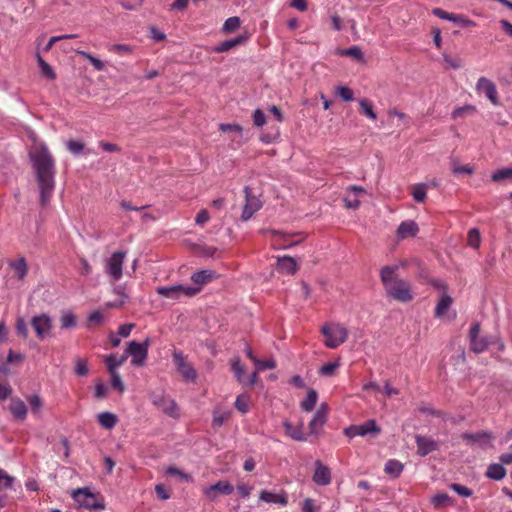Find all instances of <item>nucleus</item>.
I'll use <instances>...</instances> for the list:
<instances>
[{
  "mask_svg": "<svg viewBox=\"0 0 512 512\" xmlns=\"http://www.w3.org/2000/svg\"><path fill=\"white\" fill-rule=\"evenodd\" d=\"M247 39H248L247 35H240L236 38L225 40V41L219 43L218 45H216L215 47H213L212 51L216 52V53L227 52L237 46L244 44L247 41Z\"/></svg>",
  "mask_w": 512,
  "mask_h": 512,
  "instance_id": "obj_21",
  "label": "nucleus"
},
{
  "mask_svg": "<svg viewBox=\"0 0 512 512\" xmlns=\"http://www.w3.org/2000/svg\"><path fill=\"white\" fill-rule=\"evenodd\" d=\"M40 193V203L46 206L55 188V161L44 144L36 145L30 151Z\"/></svg>",
  "mask_w": 512,
  "mask_h": 512,
  "instance_id": "obj_1",
  "label": "nucleus"
},
{
  "mask_svg": "<svg viewBox=\"0 0 512 512\" xmlns=\"http://www.w3.org/2000/svg\"><path fill=\"white\" fill-rule=\"evenodd\" d=\"M444 62L453 69H459L462 67V63L460 59L452 58L447 54L443 55Z\"/></svg>",
  "mask_w": 512,
  "mask_h": 512,
  "instance_id": "obj_63",
  "label": "nucleus"
},
{
  "mask_svg": "<svg viewBox=\"0 0 512 512\" xmlns=\"http://www.w3.org/2000/svg\"><path fill=\"white\" fill-rule=\"evenodd\" d=\"M283 427L285 429L286 435L291 439L299 442H304L307 440V436L303 431V424L293 426L291 422L285 420L283 422Z\"/></svg>",
  "mask_w": 512,
  "mask_h": 512,
  "instance_id": "obj_22",
  "label": "nucleus"
},
{
  "mask_svg": "<svg viewBox=\"0 0 512 512\" xmlns=\"http://www.w3.org/2000/svg\"><path fill=\"white\" fill-rule=\"evenodd\" d=\"M72 498L83 508L89 510H104V500L92 493L88 488H79L72 492Z\"/></svg>",
  "mask_w": 512,
  "mask_h": 512,
  "instance_id": "obj_4",
  "label": "nucleus"
},
{
  "mask_svg": "<svg viewBox=\"0 0 512 512\" xmlns=\"http://www.w3.org/2000/svg\"><path fill=\"white\" fill-rule=\"evenodd\" d=\"M173 362L177 372L186 382H195L197 379V371L194 366L187 360V357L178 350L172 354Z\"/></svg>",
  "mask_w": 512,
  "mask_h": 512,
  "instance_id": "obj_6",
  "label": "nucleus"
},
{
  "mask_svg": "<svg viewBox=\"0 0 512 512\" xmlns=\"http://www.w3.org/2000/svg\"><path fill=\"white\" fill-rule=\"evenodd\" d=\"M451 170L454 174H472L474 172L473 167L471 166H462L457 159L451 160Z\"/></svg>",
  "mask_w": 512,
  "mask_h": 512,
  "instance_id": "obj_44",
  "label": "nucleus"
},
{
  "mask_svg": "<svg viewBox=\"0 0 512 512\" xmlns=\"http://www.w3.org/2000/svg\"><path fill=\"white\" fill-rule=\"evenodd\" d=\"M253 122L257 127H262L266 124V117L261 109H255L253 112Z\"/></svg>",
  "mask_w": 512,
  "mask_h": 512,
  "instance_id": "obj_59",
  "label": "nucleus"
},
{
  "mask_svg": "<svg viewBox=\"0 0 512 512\" xmlns=\"http://www.w3.org/2000/svg\"><path fill=\"white\" fill-rule=\"evenodd\" d=\"M166 474L171 476H178L182 481L189 482L191 481V476L177 467L170 466L166 469Z\"/></svg>",
  "mask_w": 512,
  "mask_h": 512,
  "instance_id": "obj_56",
  "label": "nucleus"
},
{
  "mask_svg": "<svg viewBox=\"0 0 512 512\" xmlns=\"http://www.w3.org/2000/svg\"><path fill=\"white\" fill-rule=\"evenodd\" d=\"M37 59H38V64L41 68L42 74L51 80L55 79L56 75H55V72L53 71L52 67L47 62H45L39 55H38Z\"/></svg>",
  "mask_w": 512,
  "mask_h": 512,
  "instance_id": "obj_50",
  "label": "nucleus"
},
{
  "mask_svg": "<svg viewBox=\"0 0 512 512\" xmlns=\"http://www.w3.org/2000/svg\"><path fill=\"white\" fill-rule=\"evenodd\" d=\"M436 287L446 290V285L444 283H437ZM452 304L453 298L444 291L436 304L434 316L436 318H443Z\"/></svg>",
  "mask_w": 512,
  "mask_h": 512,
  "instance_id": "obj_18",
  "label": "nucleus"
},
{
  "mask_svg": "<svg viewBox=\"0 0 512 512\" xmlns=\"http://www.w3.org/2000/svg\"><path fill=\"white\" fill-rule=\"evenodd\" d=\"M475 110H476L475 106L468 104V105H464V106L455 108L452 111L451 116L453 119L464 118L468 114H472Z\"/></svg>",
  "mask_w": 512,
  "mask_h": 512,
  "instance_id": "obj_41",
  "label": "nucleus"
},
{
  "mask_svg": "<svg viewBox=\"0 0 512 512\" xmlns=\"http://www.w3.org/2000/svg\"><path fill=\"white\" fill-rule=\"evenodd\" d=\"M341 55L350 56L356 60H363V52L358 46H352L350 48L344 49L341 51Z\"/></svg>",
  "mask_w": 512,
  "mask_h": 512,
  "instance_id": "obj_53",
  "label": "nucleus"
},
{
  "mask_svg": "<svg viewBox=\"0 0 512 512\" xmlns=\"http://www.w3.org/2000/svg\"><path fill=\"white\" fill-rule=\"evenodd\" d=\"M99 424L105 429H112L117 423V417L110 412H101L97 415Z\"/></svg>",
  "mask_w": 512,
  "mask_h": 512,
  "instance_id": "obj_31",
  "label": "nucleus"
},
{
  "mask_svg": "<svg viewBox=\"0 0 512 512\" xmlns=\"http://www.w3.org/2000/svg\"><path fill=\"white\" fill-rule=\"evenodd\" d=\"M250 407V400L249 397L245 394L239 395L235 400V408L241 412L242 414H245L249 411Z\"/></svg>",
  "mask_w": 512,
  "mask_h": 512,
  "instance_id": "obj_43",
  "label": "nucleus"
},
{
  "mask_svg": "<svg viewBox=\"0 0 512 512\" xmlns=\"http://www.w3.org/2000/svg\"><path fill=\"white\" fill-rule=\"evenodd\" d=\"M219 130L222 132H234L239 137H242L243 128L239 124L235 123H221L219 124Z\"/></svg>",
  "mask_w": 512,
  "mask_h": 512,
  "instance_id": "obj_49",
  "label": "nucleus"
},
{
  "mask_svg": "<svg viewBox=\"0 0 512 512\" xmlns=\"http://www.w3.org/2000/svg\"><path fill=\"white\" fill-rule=\"evenodd\" d=\"M339 366H340L339 360L326 363L320 367L319 374L322 376H325V377L333 376L335 374V372L337 371V369L339 368Z\"/></svg>",
  "mask_w": 512,
  "mask_h": 512,
  "instance_id": "obj_40",
  "label": "nucleus"
},
{
  "mask_svg": "<svg viewBox=\"0 0 512 512\" xmlns=\"http://www.w3.org/2000/svg\"><path fill=\"white\" fill-rule=\"evenodd\" d=\"M470 342L472 350L476 353L483 352L488 346V341L483 337L472 338L470 339Z\"/></svg>",
  "mask_w": 512,
  "mask_h": 512,
  "instance_id": "obj_47",
  "label": "nucleus"
},
{
  "mask_svg": "<svg viewBox=\"0 0 512 512\" xmlns=\"http://www.w3.org/2000/svg\"><path fill=\"white\" fill-rule=\"evenodd\" d=\"M14 482V477L7 474L3 469H0V491L3 489L11 488Z\"/></svg>",
  "mask_w": 512,
  "mask_h": 512,
  "instance_id": "obj_54",
  "label": "nucleus"
},
{
  "mask_svg": "<svg viewBox=\"0 0 512 512\" xmlns=\"http://www.w3.org/2000/svg\"><path fill=\"white\" fill-rule=\"evenodd\" d=\"M60 324L62 329H72L77 325V319L71 311L64 312L60 317Z\"/></svg>",
  "mask_w": 512,
  "mask_h": 512,
  "instance_id": "obj_35",
  "label": "nucleus"
},
{
  "mask_svg": "<svg viewBox=\"0 0 512 512\" xmlns=\"http://www.w3.org/2000/svg\"><path fill=\"white\" fill-rule=\"evenodd\" d=\"M127 360V355H122L121 357H117L116 355H109L106 357V364L109 370V373L117 372V368L121 366Z\"/></svg>",
  "mask_w": 512,
  "mask_h": 512,
  "instance_id": "obj_32",
  "label": "nucleus"
},
{
  "mask_svg": "<svg viewBox=\"0 0 512 512\" xmlns=\"http://www.w3.org/2000/svg\"><path fill=\"white\" fill-rule=\"evenodd\" d=\"M245 204L241 213V219L243 221L250 220L253 215L262 208V201L255 195L252 194L250 187L244 188Z\"/></svg>",
  "mask_w": 512,
  "mask_h": 512,
  "instance_id": "obj_11",
  "label": "nucleus"
},
{
  "mask_svg": "<svg viewBox=\"0 0 512 512\" xmlns=\"http://www.w3.org/2000/svg\"><path fill=\"white\" fill-rule=\"evenodd\" d=\"M152 403L160 408L166 415L172 418L180 417V410L177 403L169 397L164 395H154L152 397Z\"/></svg>",
  "mask_w": 512,
  "mask_h": 512,
  "instance_id": "obj_14",
  "label": "nucleus"
},
{
  "mask_svg": "<svg viewBox=\"0 0 512 512\" xmlns=\"http://www.w3.org/2000/svg\"><path fill=\"white\" fill-rule=\"evenodd\" d=\"M31 325L35 330L37 337L39 339H44L50 335L53 328V321L48 314L41 313L32 317Z\"/></svg>",
  "mask_w": 512,
  "mask_h": 512,
  "instance_id": "obj_12",
  "label": "nucleus"
},
{
  "mask_svg": "<svg viewBox=\"0 0 512 512\" xmlns=\"http://www.w3.org/2000/svg\"><path fill=\"white\" fill-rule=\"evenodd\" d=\"M475 91L478 95H484L493 106L501 105L496 84L488 77L481 76L477 79Z\"/></svg>",
  "mask_w": 512,
  "mask_h": 512,
  "instance_id": "obj_8",
  "label": "nucleus"
},
{
  "mask_svg": "<svg viewBox=\"0 0 512 512\" xmlns=\"http://www.w3.org/2000/svg\"><path fill=\"white\" fill-rule=\"evenodd\" d=\"M328 411L329 407L328 404L323 402L319 405L317 410L315 411L312 419L310 420L308 427H309V434L311 435H319L321 429L327 422L328 417Z\"/></svg>",
  "mask_w": 512,
  "mask_h": 512,
  "instance_id": "obj_13",
  "label": "nucleus"
},
{
  "mask_svg": "<svg viewBox=\"0 0 512 512\" xmlns=\"http://www.w3.org/2000/svg\"><path fill=\"white\" fill-rule=\"evenodd\" d=\"M462 438L467 441L469 445L478 446L482 449H486L492 446L493 436L491 433L481 431L477 433H464Z\"/></svg>",
  "mask_w": 512,
  "mask_h": 512,
  "instance_id": "obj_15",
  "label": "nucleus"
},
{
  "mask_svg": "<svg viewBox=\"0 0 512 512\" xmlns=\"http://www.w3.org/2000/svg\"><path fill=\"white\" fill-rule=\"evenodd\" d=\"M231 416V412L228 410L221 411L220 409H215L213 411L212 425L213 427H221L226 420H228Z\"/></svg>",
  "mask_w": 512,
  "mask_h": 512,
  "instance_id": "obj_36",
  "label": "nucleus"
},
{
  "mask_svg": "<svg viewBox=\"0 0 512 512\" xmlns=\"http://www.w3.org/2000/svg\"><path fill=\"white\" fill-rule=\"evenodd\" d=\"M10 411L18 420H24L26 418L27 407L21 399H12L10 404Z\"/></svg>",
  "mask_w": 512,
  "mask_h": 512,
  "instance_id": "obj_27",
  "label": "nucleus"
},
{
  "mask_svg": "<svg viewBox=\"0 0 512 512\" xmlns=\"http://www.w3.org/2000/svg\"><path fill=\"white\" fill-rule=\"evenodd\" d=\"M486 476L493 480H502L506 476V469L502 464L492 463L488 466Z\"/></svg>",
  "mask_w": 512,
  "mask_h": 512,
  "instance_id": "obj_29",
  "label": "nucleus"
},
{
  "mask_svg": "<svg viewBox=\"0 0 512 512\" xmlns=\"http://www.w3.org/2000/svg\"><path fill=\"white\" fill-rule=\"evenodd\" d=\"M414 438L417 446V454L421 457H424L439 448V442L430 437L416 434Z\"/></svg>",
  "mask_w": 512,
  "mask_h": 512,
  "instance_id": "obj_17",
  "label": "nucleus"
},
{
  "mask_svg": "<svg viewBox=\"0 0 512 512\" xmlns=\"http://www.w3.org/2000/svg\"><path fill=\"white\" fill-rule=\"evenodd\" d=\"M16 332L22 338H27L28 336V327L23 318H18L16 321Z\"/></svg>",
  "mask_w": 512,
  "mask_h": 512,
  "instance_id": "obj_61",
  "label": "nucleus"
},
{
  "mask_svg": "<svg viewBox=\"0 0 512 512\" xmlns=\"http://www.w3.org/2000/svg\"><path fill=\"white\" fill-rule=\"evenodd\" d=\"M77 53L79 55H81L82 57H84L85 59H87L97 71H102L105 69V64L100 59L94 57L93 55H91L85 51L79 50V51H77Z\"/></svg>",
  "mask_w": 512,
  "mask_h": 512,
  "instance_id": "obj_46",
  "label": "nucleus"
},
{
  "mask_svg": "<svg viewBox=\"0 0 512 512\" xmlns=\"http://www.w3.org/2000/svg\"><path fill=\"white\" fill-rule=\"evenodd\" d=\"M9 266L13 269L15 277L18 280H24L28 274V264L24 257H19L15 261L9 262Z\"/></svg>",
  "mask_w": 512,
  "mask_h": 512,
  "instance_id": "obj_26",
  "label": "nucleus"
},
{
  "mask_svg": "<svg viewBox=\"0 0 512 512\" xmlns=\"http://www.w3.org/2000/svg\"><path fill=\"white\" fill-rule=\"evenodd\" d=\"M232 371L239 382L245 383V369L239 359H234L231 363Z\"/></svg>",
  "mask_w": 512,
  "mask_h": 512,
  "instance_id": "obj_45",
  "label": "nucleus"
},
{
  "mask_svg": "<svg viewBox=\"0 0 512 512\" xmlns=\"http://www.w3.org/2000/svg\"><path fill=\"white\" fill-rule=\"evenodd\" d=\"M66 147L73 155H79L83 152L85 145L81 141L69 140L66 142Z\"/></svg>",
  "mask_w": 512,
  "mask_h": 512,
  "instance_id": "obj_52",
  "label": "nucleus"
},
{
  "mask_svg": "<svg viewBox=\"0 0 512 512\" xmlns=\"http://www.w3.org/2000/svg\"><path fill=\"white\" fill-rule=\"evenodd\" d=\"M381 432V428L376 424V421L371 419L359 425H351L344 430V434L353 438L356 436H370L376 438Z\"/></svg>",
  "mask_w": 512,
  "mask_h": 512,
  "instance_id": "obj_9",
  "label": "nucleus"
},
{
  "mask_svg": "<svg viewBox=\"0 0 512 512\" xmlns=\"http://www.w3.org/2000/svg\"><path fill=\"white\" fill-rule=\"evenodd\" d=\"M505 179H512V166L499 169L491 175V180L494 182H500Z\"/></svg>",
  "mask_w": 512,
  "mask_h": 512,
  "instance_id": "obj_42",
  "label": "nucleus"
},
{
  "mask_svg": "<svg viewBox=\"0 0 512 512\" xmlns=\"http://www.w3.org/2000/svg\"><path fill=\"white\" fill-rule=\"evenodd\" d=\"M216 277H217V274L213 270H199V271L194 272L191 275V280L194 283L198 284L199 285L198 288L201 289V286L211 282Z\"/></svg>",
  "mask_w": 512,
  "mask_h": 512,
  "instance_id": "obj_25",
  "label": "nucleus"
},
{
  "mask_svg": "<svg viewBox=\"0 0 512 512\" xmlns=\"http://www.w3.org/2000/svg\"><path fill=\"white\" fill-rule=\"evenodd\" d=\"M318 400V393L314 389L307 392L306 397L300 402V407L305 412H311Z\"/></svg>",
  "mask_w": 512,
  "mask_h": 512,
  "instance_id": "obj_28",
  "label": "nucleus"
},
{
  "mask_svg": "<svg viewBox=\"0 0 512 512\" xmlns=\"http://www.w3.org/2000/svg\"><path fill=\"white\" fill-rule=\"evenodd\" d=\"M432 13L435 16H437L438 18L443 19V20H447V21H450V22H452V19L454 17L453 13L446 12L445 10H443L441 8H434L432 10Z\"/></svg>",
  "mask_w": 512,
  "mask_h": 512,
  "instance_id": "obj_62",
  "label": "nucleus"
},
{
  "mask_svg": "<svg viewBox=\"0 0 512 512\" xmlns=\"http://www.w3.org/2000/svg\"><path fill=\"white\" fill-rule=\"evenodd\" d=\"M452 22L459 24L463 27H475L476 26V22H474L473 20L467 18L466 16H464L462 14H454Z\"/></svg>",
  "mask_w": 512,
  "mask_h": 512,
  "instance_id": "obj_57",
  "label": "nucleus"
},
{
  "mask_svg": "<svg viewBox=\"0 0 512 512\" xmlns=\"http://www.w3.org/2000/svg\"><path fill=\"white\" fill-rule=\"evenodd\" d=\"M111 374V385L113 388L117 389L120 393H123L125 390V386L121 380L120 374L118 372L110 373Z\"/></svg>",
  "mask_w": 512,
  "mask_h": 512,
  "instance_id": "obj_58",
  "label": "nucleus"
},
{
  "mask_svg": "<svg viewBox=\"0 0 512 512\" xmlns=\"http://www.w3.org/2000/svg\"><path fill=\"white\" fill-rule=\"evenodd\" d=\"M481 242V236L478 229L473 228L468 232V244L472 248H478Z\"/></svg>",
  "mask_w": 512,
  "mask_h": 512,
  "instance_id": "obj_51",
  "label": "nucleus"
},
{
  "mask_svg": "<svg viewBox=\"0 0 512 512\" xmlns=\"http://www.w3.org/2000/svg\"><path fill=\"white\" fill-rule=\"evenodd\" d=\"M399 265H387L380 270V279L388 297L401 302L408 303L413 300L414 293L411 284L396 276Z\"/></svg>",
  "mask_w": 512,
  "mask_h": 512,
  "instance_id": "obj_2",
  "label": "nucleus"
},
{
  "mask_svg": "<svg viewBox=\"0 0 512 512\" xmlns=\"http://www.w3.org/2000/svg\"><path fill=\"white\" fill-rule=\"evenodd\" d=\"M336 94L346 102L354 100V92L347 86H338L336 88Z\"/></svg>",
  "mask_w": 512,
  "mask_h": 512,
  "instance_id": "obj_48",
  "label": "nucleus"
},
{
  "mask_svg": "<svg viewBox=\"0 0 512 512\" xmlns=\"http://www.w3.org/2000/svg\"><path fill=\"white\" fill-rule=\"evenodd\" d=\"M156 293L172 300H177L182 296H194L199 291L200 288H194L191 286L185 285H171V286H159L155 289Z\"/></svg>",
  "mask_w": 512,
  "mask_h": 512,
  "instance_id": "obj_7",
  "label": "nucleus"
},
{
  "mask_svg": "<svg viewBox=\"0 0 512 512\" xmlns=\"http://www.w3.org/2000/svg\"><path fill=\"white\" fill-rule=\"evenodd\" d=\"M150 346L149 338H146L143 343L131 341L128 344L125 355L131 356V363L135 366H142L148 355V348Z\"/></svg>",
  "mask_w": 512,
  "mask_h": 512,
  "instance_id": "obj_10",
  "label": "nucleus"
},
{
  "mask_svg": "<svg viewBox=\"0 0 512 512\" xmlns=\"http://www.w3.org/2000/svg\"><path fill=\"white\" fill-rule=\"evenodd\" d=\"M74 370L78 376H86L88 374L87 362L83 359H77Z\"/></svg>",
  "mask_w": 512,
  "mask_h": 512,
  "instance_id": "obj_60",
  "label": "nucleus"
},
{
  "mask_svg": "<svg viewBox=\"0 0 512 512\" xmlns=\"http://www.w3.org/2000/svg\"><path fill=\"white\" fill-rule=\"evenodd\" d=\"M277 269L282 273L293 275L298 270V264L293 257H290V256L278 257Z\"/></svg>",
  "mask_w": 512,
  "mask_h": 512,
  "instance_id": "obj_23",
  "label": "nucleus"
},
{
  "mask_svg": "<svg viewBox=\"0 0 512 512\" xmlns=\"http://www.w3.org/2000/svg\"><path fill=\"white\" fill-rule=\"evenodd\" d=\"M125 258L126 252L116 251L105 260L104 270L111 282H116L122 277Z\"/></svg>",
  "mask_w": 512,
  "mask_h": 512,
  "instance_id": "obj_5",
  "label": "nucleus"
},
{
  "mask_svg": "<svg viewBox=\"0 0 512 512\" xmlns=\"http://www.w3.org/2000/svg\"><path fill=\"white\" fill-rule=\"evenodd\" d=\"M419 231L418 225L413 220H406L400 223L396 230V235L399 240L412 238L417 235Z\"/></svg>",
  "mask_w": 512,
  "mask_h": 512,
  "instance_id": "obj_19",
  "label": "nucleus"
},
{
  "mask_svg": "<svg viewBox=\"0 0 512 512\" xmlns=\"http://www.w3.org/2000/svg\"><path fill=\"white\" fill-rule=\"evenodd\" d=\"M255 369L257 370V372H262L266 369H274L276 367V362L275 360L273 359H269V360H255Z\"/></svg>",
  "mask_w": 512,
  "mask_h": 512,
  "instance_id": "obj_55",
  "label": "nucleus"
},
{
  "mask_svg": "<svg viewBox=\"0 0 512 512\" xmlns=\"http://www.w3.org/2000/svg\"><path fill=\"white\" fill-rule=\"evenodd\" d=\"M321 333L325 337L324 345L330 349H336L348 339V329L341 323L330 322L321 327Z\"/></svg>",
  "mask_w": 512,
  "mask_h": 512,
  "instance_id": "obj_3",
  "label": "nucleus"
},
{
  "mask_svg": "<svg viewBox=\"0 0 512 512\" xmlns=\"http://www.w3.org/2000/svg\"><path fill=\"white\" fill-rule=\"evenodd\" d=\"M313 481L322 486H326L331 482V472L330 469L325 466L321 461L317 460L315 462V471L313 474Z\"/></svg>",
  "mask_w": 512,
  "mask_h": 512,
  "instance_id": "obj_20",
  "label": "nucleus"
},
{
  "mask_svg": "<svg viewBox=\"0 0 512 512\" xmlns=\"http://www.w3.org/2000/svg\"><path fill=\"white\" fill-rule=\"evenodd\" d=\"M359 105L362 113L369 119L375 120L377 118L376 113L373 110V103L367 99H360Z\"/></svg>",
  "mask_w": 512,
  "mask_h": 512,
  "instance_id": "obj_38",
  "label": "nucleus"
},
{
  "mask_svg": "<svg viewBox=\"0 0 512 512\" xmlns=\"http://www.w3.org/2000/svg\"><path fill=\"white\" fill-rule=\"evenodd\" d=\"M403 469L404 465L400 461L396 459H391L386 462L384 471L388 475L397 478L403 472Z\"/></svg>",
  "mask_w": 512,
  "mask_h": 512,
  "instance_id": "obj_30",
  "label": "nucleus"
},
{
  "mask_svg": "<svg viewBox=\"0 0 512 512\" xmlns=\"http://www.w3.org/2000/svg\"><path fill=\"white\" fill-rule=\"evenodd\" d=\"M31 412L35 416H40L43 408V400L37 394L30 395L27 397Z\"/></svg>",
  "mask_w": 512,
  "mask_h": 512,
  "instance_id": "obj_34",
  "label": "nucleus"
},
{
  "mask_svg": "<svg viewBox=\"0 0 512 512\" xmlns=\"http://www.w3.org/2000/svg\"><path fill=\"white\" fill-rule=\"evenodd\" d=\"M303 512H318L319 508L315 505V502L311 498H307L303 502L302 506Z\"/></svg>",
  "mask_w": 512,
  "mask_h": 512,
  "instance_id": "obj_64",
  "label": "nucleus"
},
{
  "mask_svg": "<svg viewBox=\"0 0 512 512\" xmlns=\"http://www.w3.org/2000/svg\"><path fill=\"white\" fill-rule=\"evenodd\" d=\"M259 499L266 503H276L282 506H286L288 504V498L285 492L275 494L267 490H262L260 492Z\"/></svg>",
  "mask_w": 512,
  "mask_h": 512,
  "instance_id": "obj_24",
  "label": "nucleus"
},
{
  "mask_svg": "<svg viewBox=\"0 0 512 512\" xmlns=\"http://www.w3.org/2000/svg\"><path fill=\"white\" fill-rule=\"evenodd\" d=\"M241 26V20L237 16L229 17L225 20L221 32L224 34H230L235 32Z\"/></svg>",
  "mask_w": 512,
  "mask_h": 512,
  "instance_id": "obj_33",
  "label": "nucleus"
},
{
  "mask_svg": "<svg viewBox=\"0 0 512 512\" xmlns=\"http://www.w3.org/2000/svg\"><path fill=\"white\" fill-rule=\"evenodd\" d=\"M412 197L416 202L422 203L427 197V185L424 183L416 184L412 187Z\"/></svg>",
  "mask_w": 512,
  "mask_h": 512,
  "instance_id": "obj_37",
  "label": "nucleus"
},
{
  "mask_svg": "<svg viewBox=\"0 0 512 512\" xmlns=\"http://www.w3.org/2000/svg\"><path fill=\"white\" fill-rule=\"evenodd\" d=\"M433 506L437 509L450 504L451 498L447 493H438L431 498Z\"/></svg>",
  "mask_w": 512,
  "mask_h": 512,
  "instance_id": "obj_39",
  "label": "nucleus"
},
{
  "mask_svg": "<svg viewBox=\"0 0 512 512\" xmlns=\"http://www.w3.org/2000/svg\"><path fill=\"white\" fill-rule=\"evenodd\" d=\"M233 490V486L228 481H218L213 485L205 487L203 489V494L208 500L215 501L218 498L219 493L229 495Z\"/></svg>",
  "mask_w": 512,
  "mask_h": 512,
  "instance_id": "obj_16",
  "label": "nucleus"
}]
</instances>
